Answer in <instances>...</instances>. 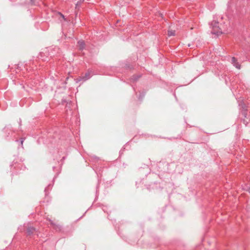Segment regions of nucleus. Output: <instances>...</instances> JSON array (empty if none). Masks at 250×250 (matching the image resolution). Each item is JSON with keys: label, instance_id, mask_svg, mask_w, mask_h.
Wrapping results in <instances>:
<instances>
[{"label": "nucleus", "instance_id": "obj_1", "mask_svg": "<svg viewBox=\"0 0 250 250\" xmlns=\"http://www.w3.org/2000/svg\"><path fill=\"white\" fill-rule=\"evenodd\" d=\"M211 25L212 26L211 32L212 34L219 36L224 33L219 27L218 22L213 21L211 23Z\"/></svg>", "mask_w": 250, "mask_h": 250}, {"label": "nucleus", "instance_id": "obj_2", "mask_svg": "<svg viewBox=\"0 0 250 250\" xmlns=\"http://www.w3.org/2000/svg\"><path fill=\"white\" fill-rule=\"evenodd\" d=\"M91 76H92V71L88 70L87 71V72L85 74L84 76H83L82 77H80L79 81H80V80L86 81V80L90 79Z\"/></svg>", "mask_w": 250, "mask_h": 250}, {"label": "nucleus", "instance_id": "obj_3", "mask_svg": "<svg viewBox=\"0 0 250 250\" xmlns=\"http://www.w3.org/2000/svg\"><path fill=\"white\" fill-rule=\"evenodd\" d=\"M231 63L237 69H240L241 65L237 62V60L235 57H232L231 58Z\"/></svg>", "mask_w": 250, "mask_h": 250}, {"label": "nucleus", "instance_id": "obj_4", "mask_svg": "<svg viewBox=\"0 0 250 250\" xmlns=\"http://www.w3.org/2000/svg\"><path fill=\"white\" fill-rule=\"evenodd\" d=\"M35 231V229L34 227L31 226L28 227L27 229V233L28 235H30L34 233Z\"/></svg>", "mask_w": 250, "mask_h": 250}, {"label": "nucleus", "instance_id": "obj_5", "mask_svg": "<svg viewBox=\"0 0 250 250\" xmlns=\"http://www.w3.org/2000/svg\"><path fill=\"white\" fill-rule=\"evenodd\" d=\"M78 46L80 50H83L85 47V43L83 41H79L78 42Z\"/></svg>", "mask_w": 250, "mask_h": 250}, {"label": "nucleus", "instance_id": "obj_6", "mask_svg": "<svg viewBox=\"0 0 250 250\" xmlns=\"http://www.w3.org/2000/svg\"><path fill=\"white\" fill-rule=\"evenodd\" d=\"M49 221L50 222L51 225L53 226V227L55 229H60V227L59 226V225H57L56 223H54L52 221L49 220Z\"/></svg>", "mask_w": 250, "mask_h": 250}, {"label": "nucleus", "instance_id": "obj_7", "mask_svg": "<svg viewBox=\"0 0 250 250\" xmlns=\"http://www.w3.org/2000/svg\"><path fill=\"white\" fill-rule=\"evenodd\" d=\"M175 34V31L174 30H171L168 31V36H174Z\"/></svg>", "mask_w": 250, "mask_h": 250}, {"label": "nucleus", "instance_id": "obj_8", "mask_svg": "<svg viewBox=\"0 0 250 250\" xmlns=\"http://www.w3.org/2000/svg\"><path fill=\"white\" fill-rule=\"evenodd\" d=\"M84 0H80V1H78L77 4H76V8H77L83 2Z\"/></svg>", "mask_w": 250, "mask_h": 250}, {"label": "nucleus", "instance_id": "obj_9", "mask_svg": "<svg viewBox=\"0 0 250 250\" xmlns=\"http://www.w3.org/2000/svg\"><path fill=\"white\" fill-rule=\"evenodd\" d=\"M60 14L61 15V16H62V18H63L64 19H64V16L62 14H61V13H60Z\"/></svg>", "mask_w": 250, "mask_h": 250}, {"label": "nucleus", "instance_id": "obj_10", "mask_svg": "<svg viewBox=\"0 0 250 250\" xmlns=\"http://www.w3.org/2000/svg\"><path fill=\"white\" fill-rule=\"evenodd\" d=\"M60 14L61 15V16H62V18H63L64 19H64V16L62 14H61V13H60Z\"/></svg>", "mask_w": 250, "mask_h": 250}, {"label": "nucleus", "instance_id": "obj_11", "mask_svg": "<svg viewBox=\"0 0 250 250\" xmlns=\"http://www.w3.org/2000/svg\"><path fill=\"white\" fill-rule=\"evenodd\" d=\"M23 142V140H21V145H22Z\"/></svg>", "mask_w": 250, "mask_h": 250}]
</instances>
